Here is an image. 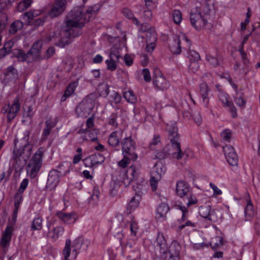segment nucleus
Instances as JSON below:
<instances>
[{"label":"nucleus","mask_w":260,"mask_h":260,"mask_svg":"<svg viewBox=\"0 0 260 260\" xmlns=\"http://www.w3.org/2000/svg\"><path fill=\"white\" fill-rule=\"evenodd\" d=\"M236 104L242 109L245 108L246 101L244 98V94L242 92H237L234 98Z\"/></svg>","instance_id":"nucleus-37"},{"label":"nucleus","mask_w":260,"mask_h":260,"mask_svg":"<svg viewBox=\"0 0 260 260\" xmlns=\"http://www.w3.org/2000/svg\"><path fill=\"white\" fill-rule=\"evenodd\" d=\"M100 9L99 5H94L88 8L84 12L81 8H77L71 11L67 15L62 31L65 38L60 40V46L63 47L71 43L72 39L79 36L81 34L80 28L90 19L94 17Z\"/></svg>","instance_id":"nucleus-1"},{"label":"nucleus","mask_w":260,"mask_h":260,"mask_svg":"<svg viewBox=\"0 0 260 260\" xmlns=\"http://www.w3.org/2000/svg\"><path fill=\"white\" fill-rule=\"evenodd\" d=\"M185 198H186L188 201L186 203L187 207H189L190 206L194 205L198 203V200L196 196L193 194L192 190L189 192V195H186Z\"/></svg>","instance_id":"nucleus-50"},{"label":"nucleus","mask_w":260,"mask_h":260,"mask_svg":"<svg viewBox=\"0 0 260 260\" xmlns=\"http://www.w3.org/2000/svg\"><path fill=\"white\" fill-rule=\"evenodd\" d=\"M81 240L79 239H75L71 245V241L70 239H67L66 241V245L63 250L64 260H69L68 258L71 254V247L73 248V253L75 257L77 255V250L80 248Z\"/></svg>","instance_id":"nucleus-10"},{"label":"nucleus","mask_w":260,"mask_h":260,"mask_svg":"<svg viewBox=\"0 0 260 260\" xmlns=\"http://www.w3.org/2000/svg\"><path fill=\"white\" fill-rule=\"evenodd\" d=\"M224 155L229 164L232 166H237L238 164V157L234 148L229 145L223 147Z\"/></svg>","instance_id":"nucleus-13"},{"label":"nucleus","mask_w":260,"mask_h":260,"mask_svg":"<svg viewBox=\"0 0 260 260\" xmlns=\"http://www.w3.org/2000/svg\"><path fill=\"white\" fill-rule=\"evenodd\" d=\"M121 51V48L117 47L116 45L114 46L110 49V58L112 60L115 59L119 61V59L122 57Z\"/></svg>","instance_id":"nucleus-31"},{"label":"nucleus","mask_w":260,"mask_h":260,"mask_svg":"<svg viewBox=\"0 0 260 260\" xmlns=\"http://www.w3.org/2000/svg\"><path fill=\"white\" fill-rule=\"evenodd\" d=\"M41 14V12L39 10H30V11L25 12L24 16L27 17L29 19H32L34 17L38 16Z\"/></svg>","instance_id":"nucleus-57"},{"label":"nucleus","mask_w":260,"mask_h":260,"mask_svg":"<svg viewBox=\"0 0 260 260\" xmlns=\"http://www.w3.org/2000/svg\"><path fill=\"white\" fill-rule=\"evenodd\" d=\"M201 9L195 8L193 9L190 16V19L192 26L198 30L204 28H210L212 23L210 22V17H208V11L206 12V15L202 14Z\"/></svg>","instance_id":"nucleus-3"},{"label":"nucleus","mask_w":260,"mask_h":260,"mask_svg":"<svg viewBox=\"0 0 260 260\" xmlns=\"http://www.w3.org/2000/svg\"><path fill=\"white\" fill-rule=\"evenodd\" d=\"M211 206L208 204L202 205L199 207V213L203 217L211 221H214L212 218V213H210Z\"/></svg>","instance_id":"nucleus-23"},{"label":"nucleus","mask_w":260,"mask_h":260,"mask_svg":"<svg viewBox=\"0 0 260 260\" xmlns=\"http://www.w3.org/2000/svg\"><path fill=\"white\" fill-rule=\"evenodd\" d=\"M13 228L12 226L7 225L4 231L0 240V245L4 252L6 253L10 246L12 239Z\"/></svg>","instance_id":"nucleus-12"},{"label":"nucleus","mask_w":260,"mask_h":260,"mask_svg":"<svg viewBox=\"0 0 260 260\" xmlns=\"http://www.w3.org/2000/svg\"><path fill=\"white\" fill-rule=\"evenodd\" d=\"M122 154L131 156L134 158H138V155L136 152V143L131 137L124 138L121 142Z\"/></svg>","instance_id":"nucleus-8"},{"label":"nucleus","mask_w":260,"mask_h":260,"mask_svg":"<svg viewBox=\"0 0 260 260\" xmlns=\"http://www.w3.org/2000/svg\"><path fill=\"white\" fill-rule=\"evenodd\" d=\"M172 146L174 149L176 150V152L173 153V156L175 158L177 159H180L182 158L184 153L181 149V145L179 142H177L173 144H171Z\"/></svg>","instance_id":"nucleus-40"},{"label":"nucleus","mask_w":260,"mask_h":260,"mask_svg":"<svg viewBox=\"0 0 260 260\" xmlns=\"http://www.w3.org/2000/svg\"><path fill=\"white\" fill-rule=\"evenodd\" d=\"M60 173L55 170L51 171L48 175L46 188L49 190H53L59 182Z\"/></svg>","instance_id":"nucleus-15"},{"label":"nucleus","mask_w":260,"mask_h":260,"mask_svg":"<svg viewBox=\"0 0 260 260\" xmlns=\"http://www.w3.org/2000/svg\"><path fill=\"white\" fill-rule=\"evenodd\" d=\"M6 77L10 79H18V72L17 70L14 66L8 67L4 72Z\"/></svg>","instance_id":"nucleus-29"},{"label":"nucleus","mask_w":260,"mask_h":260,"mask_svg":"<svg viewBox=\"0 0 260 260\" xmlns=\"http://www.w3.org/2000/svg\"><path fill=\"white\" fill-rule=\"evenodd\" d=\"M231 135L232 133L231 131L228 129H225L221 133V137L222 139L226 142H230Z\"/></svg>","instance_id":"nucleus-60"},{"label":"nucleus","mask_w":260,"mask_h":260,"mask_svg":"<svg viewBox=\"0 0 260 260\" xmlns=\"http://www.w3.org/2000/svg\"><path fill=\"white\" fill-rule=\"evenodd\" d=\"M66 0H56L54 4L49 12L51 17H57L65 10Z\"/></svg>","instance_id":"nucleus-18"},{"label":"nucleus","mask_w":260,"mask_h":260,"mask_svg":"<svg viewBox=\"0 0 260 260\" xmlns=\"http://www.w3.org/2000/svg\"><path fill=\"white\" fill-rule=\"evenodd\" d=\"M123 131L118 129L112 132L109 136L108 143L112 147H116L119 145L120 139H122Z\"/></svg>","instance_id":"nucleus-22"},{"label":"nucleus","mask_w":260,"mask_h":260,"mask_svg":"<svg viewBox=\"0 0 260 260\" xmlns=\"http://www.w3.org/2000/svg\"><path fill=\"white\" fill-rule=\"evenodd\" d=\"M121 100V95L117 92L116 91L113 92L110 96V102L111 104H112V103H114L116 104H119L120 103Z\"/></svg>","instance_id":"nucleus-54"},{"label":"nucleus","mask_w":260,"mask_h":260,"mask_svg":"<svg viewBox=\"0 0 260 260\" xmlns=\"http://www.w3.org/2000/svg\"><path fill=\"white\" fill-rule=\"evenodd\" d=\"M43 219L41 217H37L34 219L31 224V230L40 231L42 229Z\"/></svg>","instance_id":"nucleus-41"},{"label":"nucleus","mask_w":260,"mask_h":260,"mask_svg":"<svg viewBox=\"0 0 260 260\" xmlns=\"http://www.w3.org/2000/svg\"><path fill=\"white\" fill-rule=\"evenodd\" d=\"M200 92L203 102L208 105L209 102L210 89L207 84L203 83L200 85Z\"/></svg>","instance_id":"nucleus-28"},{"label":"nucleus","mask_w":260,"mask_h":260,"mask_svg":"<svg viewBox=\"0 0 260 260\" xmlns=\"http://www.w3.org/2000/svg\"><path fill=\"white\" fill-rule=\"evenodd\" d=\"M23 26L22 22L19 20H16L12 23L10 27V32L11 34H15L18 30H20Z\"/></svg>","instance_id":"nucleus-45"},{"label":"nucleus","mask_w":260,"mask_h":260,"mask_svg":"<svg viewBox=\"0 0 260 260\" xmlns=\"http://www.w3.org/2000/svg\"><path fill=\"white\" fill-rule=\"evenodd\" d=\"M30 132L29 131H24L22 135L19 136V138L16 137L19 140L18 145L22 146H31L29 143Z\"/></svg>","instance_id":"nucleus-34"},{"label":"nucleus","mask_w":260,"mask_h":260,"mask_svg":"<svg viewBox=\"0 0 260 260\" xmlns=\"http://www.w3.org/2000/svg\"><path fill=\"white\" fill-rule=\"evenodd\" d=\"M153 84L155 88L159 90H165L169 86V82L159 70H156L154 72Z\"/></svg>","instance_id":"nucleus-11"},{"label":"nucleus","mask_w":260,"mask_h":260,"mask_svg":"<svg viewBox=\"0 0 260 260\" xmlns=\"http://www.w3.org/2000/svg\"><path fill=\"white\" fill-rule=\"evenodd\" d=\"M20 108L19 98L17 96L14 99L13 103L11 106H9L7 108L6 111L7 113V119L9 122H11L16 117Z\"/></svg>","instance_id":"nucleus-16"},{"label":"nucleus","mask_w":260,"mask_h":260,"mask_svg":"<svg viewBox=\"0 0 260 260\" xmlns=\"http://www.w3.org/2000/svg\"><path fill=\"white\" fill-rule=\"evenodd\" d=\"M180 249L181 246L180 244L176 241H173L169 249L170 256H179Z\"/></svg>","instance_id":"nucleus-30"},{"label":"nucleus","mask_w":260,"mask_h":260,"mask_svg":"<svg viewBox=\"0 0 260 260\" xmlns=\"http://www.w3.org/2000/svg\"><path fill=\"white\" fill-rule=\"evenodd\" d=\"M169 211V207L166 203L160 204L157 207L155 218L157 220L162 221L167 219V214Z\"/></svg>","instance_id":"nucleus-19"},{"label":"nucleus","mask_w":260,"mask_h":260,"mask_svg":"<svg viewBox=\"0 0 260 260\" xmlns=\"http://www.w3.org/2000/svg\"><path fill=\"white\" fill-rule=\"evenodd\" d=\"M16 57L18 60L21 61H26L27 62H30L34 60V58H32L31 54H29V51L27 52V54H26L24 51L19 50L17 51Z\"/></svg>","instance_id":"nucleus-32"},{"label":"nucleus","mask_w":260,"mask_h":260,"mask_svg":"<svg viewBox=\"0 0 260 260\" xmlns=\"http://www.w3.org/2000/svg\"><path fill=\"white\" fill-rule=\"evenodd\" d=\"M13 43L11 41H9L4 44L3 47L0 49V59L10 52Z\"/></svg>","instance_id":"nucleus-42"},{"label":"nucleus","mask_w":260,"mask_h":260,"mask_svg":"<svg viewBox=\"0 0 260 260\" xmlns=\"http://www.w3.org/2000/svg\"><path fill=\"white\" fill-rule=\"evenodd\" d=\"M18 138L14 140L15 147L13 152L12 159L15 164L19 165L25 164L30 157L32 148L31 146H22L18 145Z\"/></svg>","instance_id":"nucleus-4"},{"label":"nucleus","mask_w":260,"mask_h":260,"mask_svg":"<svg viewBox=\"0 0 260 260\" xmlns=\"http://www.w3.org/2000/svg\"><path fill=\"white\" fill-rule=\"evenodd\" d=\"M57 124V121L55 119H53L51 117L48 118L45 122V126L52 129Z\"/></svg>","instance_id":"nucleus-62"},{"label":"nucleus","mask_w":260,"mask_h":260,"mask_svg":"<svg viewBox=\"0 0 260 260\" xmlns=\"http://www.w3.org/2000/svg\"><path fill=\"white\" fill-rule=\"evenodd\" d=\"M105 157L100 153H96L91 155L84 159V164L86 167H93L99 164H101L104 161Z\"/></svg>","instance_id":"nucleus-17"},{"label":"nucleus","mask_w":260,"mask_h":260,"mask_svg":"<svg viewBox=\"0 0 260 260\" xmlns=\"http://www.w3.org/2000/svg\"><path fill=\"white\" fill-rule=\"evenodd\" d=\"M123 158L118 162L119 166L122 168H126V166L130 164L131 161H135L137 159V158H134L133 157H132V158L131 156L129 157L126 155H123Z\"/></svg>","instance_id":"nucleus-46"},{"label":"nucleus","mask_w":260,"mask_h":260,"mask_svg":"<svg viewBox=\"0 0 260 260\" xmlns=\"http://www.w3.org/2000/svg\"><path fill=\"white\" fill-rule=\"evenodd\" d=\"M44 155L43 148H39L29 160L26 166V172L31 178H35L38 174L42 164Z\"/></svg>","instance_id":"nucleus-6"},{"label":"nucleus","mask_w":260,"mask_h":260,"mask_svg":"<svg viewBox=\"0 0 260 260\" xmlns=\"http://www.w3.org/2000/svg\"><path fill=\"white\" fill-rule=\"evenodd\" d=\"M225 107L229 108V110L232 114V116L233 118H236L237 117V110L232 102L228 105Z\"/></svg>","instance_id":"nucleus-64"},{"label":"nucleus","mask_w":260,"mask_h":260,"mask_svg":"<svg viewBox=\"0 0 260 260\" xmlns=\"http://www.w3.org/2000/svg\"><path fill=\"white\" fill-rule=\"evenodd\" d=\"M146 42L151 41L156 42L157 40L156 34L154 29L150 28L145 32Z\"/></svg>","instance_id":"nucleus-47"},{"label":"nucleus","mask_w":260,"mask_h":260,"mask_svg":"<svg viewBox=\"0 0 260 260\" xmlns=\"http://www.w3.org/2000/svg\"><path fill=\"white\" fill-rule=\"evenodd\" d=\"M192 190L189 185L184 181L179 180L176 185V193L180 198L184 199Z\"/></svg>","instance_id":"nucleus-14"},{"label":"nucleus","mask_w":260,"mask_h":260,"mask_svg":"<svg viewBox=\"0 0 260 260\" xmlns=\"http://www.w3.org/2000/svg\"><path fill=\"white\" fill-rule=\"evenodd\" d=\"M166 168L162 165H156L153 168L151 173V177L150 179V183L152 191H156L157 189L158 182L160 180L161 175L164 174Z\"/></svg>","instance_id":"nucleus-9"},{"label":"nucleus","mask_w":260,"mask_h":260,"mask_svg":"<svg viewBox=\"0 0 260 260\" xmlns=\"http://www.w3.org/2000/svg\"><path fill=\"white\" fill-rule=\"evenodd\" d=\"M156 242L159 246L160 252L166 253L168 250V245L164 234L161 232H158L156 238Z\"/></svg>","instance_id":"nucleus-27"},{"label":"nucleus","mask_w":260,"mask_h":260,"mask_svg":"<svg viewBox=\"0 0 260 260\" xmlns=\"http://www.w3.org/2000/svg\"><path fill=\"white\" fill-rule=\"evenodd\" d=\"M135 194H136L135 193ZM136 196L137 197H134L130 201L129 203H128L127 205V213L129 214L132 211L134 210L139 205V199L141 198V196L140 197H139L138 195L136 194Z\"/></svg>","instance_id":"nucleus-38"},{"label":"nucleus","mask_w":260,"mask_h":260,"mask_svg":"<svg viewBox=\"0 0 260 260\" xmlns=\"http://www.w3.org/2000/svg\"><path fill=\"white\" fill-rule=\"evenodd\" d=\"M218 96L219 101L222 103L224 107H226L231 102L229 100L228 94L222 91H219Z\"/></svg>","instance_id":"nucleus-48"},{"label":"nucleus","mask_w":260,"mask_h":260,"mask_svg":"<svg viewBox=\"0 0 260 260\" xmlns=\"http://www.w3.org/2000/svg\"><path fill=\"white\" fill-rule=\"evenodd\" d=\"M96 101V95L91 93L84 98L77 106L76 110V114L78 117H87L94 107Z\"/></svg>","instance_id":"nucleus-5"},{"label":"nucleus","mask_w":260,"mask_h":260,"mask_svg":"<svg viewBox=\"0 0 260 260\" xmlns=\"http://www.w3.org/2000/svg\"><path fill=\"white\" fill-rule=\"evenodd\" d=\"M43 45L42 41L39 40L36 42L29 50V54H31L34 60L40 57V51Z\"/></svg>","instance_id":"nucleus-24"},{"label":"nucleus","mask_w":260,"mask_h":260,"mask_svg":"<svg viewBox=\"0 0 260 260\" xmlns=\"http://www.w3.org/2000/svg\"><path fill=\"white\" fill-rule=\"evenodd\" d=\"M245 216L246 220H250L255 215V213L253 209V205L251 202L249 196L247 199V205L245 209Z\"/></svg>","instance_id":"nucleus-26"},{"label":"nucleus","mask_w":260,"mask_h":260,"mask_svg":"<svg viewBox=\"0 0 260 260\" xmlns=\"http://www.w3.org/2000/svg\"><path fill=\"white\" fill-rule=\"evenodd\" d=\"M82 148H77L76 151L78 154L74 155L73 159V162L74 164H76L78 163L82 158Z\"/></svg>","instance_id":"nucleus-61"},{"label":"nucleus","mask_w":260,"mask_h":260,"mask_svg":"<svg viewBox=\"0 0 260 260\" xmlns=\"http://www.w3.org/2000/svg\"><path fill=\"white\" fill-rule=\"evenodd\" d=\"M167 130L169 133V139L171 144L179 142V135L178 133V128L176 123L167 125Z\"/></svg>","instance_id":"nucleus-21"},{"label":"nucleus","mask_w":260,"mask_h":260,"mask_svg":"<svg viewBox=\"0 0 260 260\" xmlns=\"http://www.w3.org/2000/svg\"><path fill=\"white\" fill-rule=\"evenodd\" d=\"M209 2V0L206 3V4L204 5H203L201 7H197L196 8L198 9H201L202 11V14H203L204 15H206V12L208 11V17H210V13L211 11V8L212 7V4H209L208 2Z\"/></svg>","instance_id":"nucleus-51"},{"label":"nucleus","mask_w":260,"mask_h":260,"mask_svg":"<svg viewBox=\"0 0 260 260\" xmlns=\"http://www.w3.org/2000/svg\"><path fill=\"white\" fill-rule=\"evenodd\" d=\"M189 61H196L198 62L201 58L200 54L194 50H191L189 54Z\"/></svg>","instance_id":"nucleus-59"},{"label":"nucleus","mask_w":260,"mask_h":260,"mask_svg":"<svg viewBox=\"0 0 260 260\" xmlns=\"http://www.w3.org/2000/svg\"><path fill=\"white\" fill-rule=\"evenodd\" d=\"M173 21L176 24H179L181 23L182 17L181 12L178 10H174L172 13Z\"/></svg>","instance_id":"nucleus-49"},{"label":"nucleus","mask_w":260,"mask_h":260,"mask_svg":"<svg viewBox=\"0 0 260 260\" xmlns=\"http://www.w3.org/2000/svg\"><path fill=\"white\" fill-rule=\"evenodd\" d=\"M123 15L128 19L133 20V22L136 25H139V21L134 16L132 12L128 9H124L122 11Z\"/></svg>","instance_id":"nucleus-52"},{"label":"nucleus","mask_w":260,"mask_h":260,"mask_svg":"<svg viewBox=\"0 0 260 260\" xmlns=\"http://www.w3.org/2000/svg\"><path fill=\"white\" fill-rule=\"evenodd\" d=\"M190 64L188 67V71L190 73L194 74L199 70V64L198 62L194 61H189Z\"/></svg>","instance_id":"nucleus-58"},{"label":"nucleus","mask_w":260,"mask_h":260,"mask_svg":"<svg viewBox=\"0 0 260 260\" xmlns=\"http://www.w3.org/2000/svg\"><path fill=\"white\" fill-rule=\"evenodd\" d=\"M32 0H23L20 2L17 7V10L22 12L30 7Z\"/></svg>","instance_id":"nucleus-44"},{"label":"nucleus","mask_w":260,"mask_h":260,"mask_svg":"<svg viewBox=\"0 0 260 260\" xmlns=\"http://www.w3.org/2000/svg\"><path fill=\"white\" fill-rule=\"evenodd\" d=\"M76 85V83L75 82H73L70 83L68 86L65 90L63 95L61 98V102H64L67 98L70 96L74 93Z\"/></svg>","instance_id":"nucleus-33"},{"label":"nucleus","mask_w":260,"mask_h":260,"mask_svg":"<svg viewBox=\"0 0 260 260\" xmlns=\"http://www.w3.org/2000/svg\"><path fill=\"white\" fill-rule=\"evenodd\" d=\"M185 43V46L187 49L190 48L191 43L187 36L184 33H180V34L174 38L173 41L169 45V47L171 51L173 54H179L181 52V44Z\"/></svg>","instance_id":"nucleus-7"},{"label":"nucleus","mask_w":260,"mask_h":260,"mask_svg":"<svg viewBox=\"0 0 260 260\" xmlns=\"http://www.w3.org/2000/svg\"><path fill=\"white\" fill-rule=\"evenodd\" d=\"M97 90L100 96L106 97L109 93V85L106 83H102L99 85Z\"/></svg>","instance_id":"nucleus-39"},{"label":"nucleus","mask_w":260,"mask_h":260,"mask_svg":"<svg viewBox=\"0 0 260 260\" xmlns=\"http://www.w3.org/2000/svg\"><path fill=\"white\" fill-rule=\"evenodd\" d=\"M123 96L126 101L131 104H135L137 101V96L132 90L124 92Z\"/></svg>","instance_id":"nucleus-43"},{"label":"nucleus","mask_w":260,"mask_h":260,"mask_svg":"<svg viewBox=\"0 0 260 260\" xmlns=\"http://www.w3.org/2000/svg\"><path fill=\"white\" fill-rule=\"evenodd\" d=\"M56 215L65 224L74 223L77 218L76 215L74 213H67L62 211H58Z\"/></svg>","instance_id":"nucleus-20"},{"label":"nucleus","mask_w":260,"mask_h":260,"mask_svg":"<svg viewBox=\"0 0 260 260\" xmlns=\"http://www.w3.org/2000/svg\"><path fill=\"white\" fill-rule=\"evenodd\" d=\"M79 134L85 133L88 136V138L86 137L85 139L91 142H95L98 140L97 135L98 132L96 129H81L78 132Z\"/></svg>","instance_id":"nucleus-25"},{"label":"nucleus","mask_w":260,"mask_h":260,"mask_svg":"<svg viewBox=\"0 0 260 260\" xmlns=\"http://www.w3.org/2000/svg\"><path fill=\"white\" fill-rule=\"evenodd\" d=\"M133 181H135L138 184L137 188L134 186L133 188L136 193L139 197L143 194V182L144 181V178L141 171V166L135 164L131 166L126 171L125 176L124 177L123 182L125 186L129 185Z\"/></svg>","instance_id":"nucleus-2"},{"label":"nucleus","mask_w":260,"mask_h":260,"mask_svg":"<svg viewBox=\"0 0 260 260\" xmlns=\"http://www.w3.org/2000/svg\"><path fill=\"white\" fill-rule=\"evenodd\" d=\"M64 232V229L62 226H56L54 228L53 230L49 232L48 236H49L52 240L55 241Z\"/></svg>","instance_id":"nucleus-35"},{"label":"nucleus","mask_w":260,"mask_h":260,"mask_svg":"<svg viewBox=\"0 0 260 260\" xmlns=\"http://www.w3.org/2000/svg\"><path fill=\"white\" fill-rule=\"evenodd\" d=\"M209 244L212 249H217L223 245V238L221 236H215L213 237Z\"/></svg>","instance_id":"nucleus-36"},{"label":"nucleus","mask_w":260,"mask_h":260,"mask_svg":"<svg viewBox=\"0 0 260 260\" xmlns=\"http://www.w3.org/2000/svg\"><path fill=\"white\" fill-rule=\"evenodd\" d=\"M169 155V152L167 148H164L160 151H157L155 154L156 158L160 159L166 158Z\"/></svg>","instance_id":"nucleus-56"},{"label":"nucleus","mask_w":260,"mask_h":260,"mask_svg":"<svg viewBox=\"0 0 260 260\" xmlns=\"http://www.w3.org/2000/svg\"><path fill=\"white\" fill-rule=\"evenodd\" d=\"M138 225L135 218L132 217L130 221V230L131 234L134 236H136L138 230Z\"/></svg>","instance_id":"nucleus-55"},{"label":"nucleus","mask_w":260,"mask_h":260,"mask_svg":"<svg viewBox=\"0 0 260 260\" xmlns=\"http://www.w3.org/2000/svg\"><path fill=\"white\" fill-rule=\"evenodd\" d=\"M206 59L208 62L213 67H216L218 64V59L211 55H207Z\"/></svg>","instance_id":"nucleus-63"},{"label":"nucleus","mask_w":260,"mask_h":260,"mask_svg":"<svg viewBox=\"0 0 260 260\" xmlns=\"http://www.w3.org/2000/svg\"><path fill=\"white\" fill-rule=\"evenodd\" d=\"M118 62V60L115 59L112 60L111 58L109 59L106 60V63L107 66V69L111 71H115L117 68V63Z\"/></svg>","instance_id":"nucleus-53"}]
</instances>
